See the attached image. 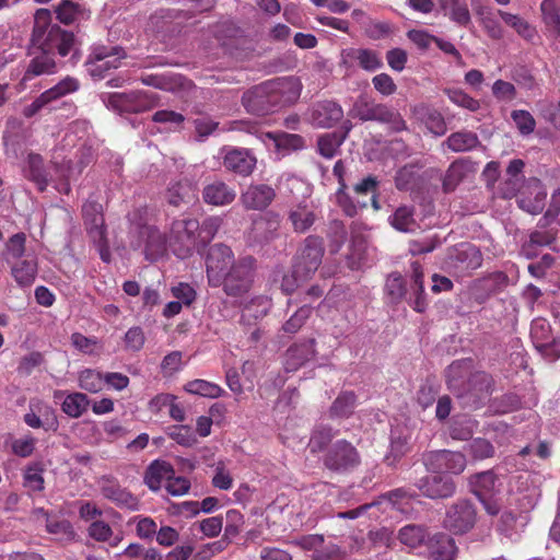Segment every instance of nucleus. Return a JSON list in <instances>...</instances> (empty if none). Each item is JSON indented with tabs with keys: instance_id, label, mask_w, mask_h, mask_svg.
Masks as SVG:
<instances>
[{
	"instance_id": "1",
	"label": "nucleus",
	"mask_w": 560,
	"mask_h": 560,
	"mask_svg": "<svg viewBox=\"0 0 560 560\" xmlns=\"http://www.w3.org/2000/svg\"><path fill=\"white\" fill-rule=\"evenodd\" d=\"M75 45L72 32L51 23V13L48 9H38L34 14V24L27 55L31 60L25 69L22 81H31L36 77L54 74L57 72L55 55L68 56Z\"/></svg>"
},
{
	"instance_id": "2",
	"label": "nucleus",
	"mask_w": 560,
	"mask_h": 560,
	"mask_svg": "<svg viewBox=\"0 0 560 560\" xmlns=\"http://www.w3.org/2000/svg\"><path fill=\"white\" fill-rule=\"evenodd\" d=\"M285 85L279 80L255 85L243 94L242 104L246 112L253 115L265 116L273 113L289 102Z\"/></svg>"
},
{
	"instance_id": "3",
	"label": "nucleus",
	"mask_w": 560,
	"mask_h": 560,
	"mask_svg": "<svg viewBox=\"0 0 560 560\" xmlns=\"http://www.w3.org/2000/svg\"><path fill=\"white\" fill-rule=\"evenodd\" d=\"M198 230L197 219L184 218L172 222L170 246L176 257L185 259L191 256L195 248L201 247Z\"/></svg>"
},
{
	"instance_id": "4",
	"label": "nucleus",
	"mask_w": 560,
	"mask_h": 560,
	"mask_svg": "<svg viewBox=\"0 0 560 560\" xmlns=\"http://www.w3.org/2000/svg\"><path fill=\"white\" fill-rule=\"evenodd\" d=\"M255 270L256 259L253 256L240 257L224 273V281L221 285L225 294L236 298L247 293L253 285Z\"/></svg>"
},
{
	"instance_id": "5",
	"label": "nucleus",
	"mask_w": 560,
	"mask_h": 560,
	"mask_svg": "<svg viewBox=\"0 0 560 560\" xmlns=\"http://www.w3.org/2000/svg\"><path fill=\"white\" fill-rule=\"evenodd\" d=\"M324 250L322 237L316 235L307 236L295 257L293 264L294 272L302 280H308L320 266Z\"/></svg>"
},
{
	"instance_id": "6",
	"label": "nucleus",
	"mask_w": 560,
	"mask_h": 560,
	"mask_svg": "<svg viewBox=\"0 0 560 560\" xmlns=\"http://www.w3.org/2000/svg\"><path fill=\"white\" fill-rule=\"evenodd\" d=\"M159 95L148 91H132L129 93H112L107 105L120 113H143L159 104Z\"/></svg>"
},
{
	"instance_id": "7",
	"label": "nucleus",
	"mask_w": 560,
	"mask_h": 560,
	"mask_svg": "<svg viewBox=\"0 0 560 560\" xmlns=\"http://www.w3.org/2000/svg\"><path fill=\"white\" fill-rule=\"evenodd\" d=\"M235 261L230 246L222 243L210 246L206 256V272L209 285L212 288L221 287L224 281V273Z\"/></svg>"
},
{
	"instance_id": "8",
	"label": "nucleus",
	"mask_w": 560,
	"mask_h": 560,
	"mask_svg": "<svg viewBox=\"0 0 560 560\" xmlns=\"http://www.w3.org/2000/svg\"><path fill=\"white\" fill-rule=\"evenodd\" d=\"M427 469L433 475L419 480V490L431 499H446L455 493L456 485L452 477L443 475L433 460L424 462Z\"/></svg>"
},
{
	"instance_id": "9",
	"label": "nucleus",
	"mask_w": 560,
	"mask_h": 560,
	"mask_svg": "<svg viewBox=\"0 0 560 560\" xmlns=\"http://www.w3.org/2000/svg\"><path fill=\"white\" fill-rule=\"evenodd\" d=\"M358 116L363 121L376 120L388 124L394 131L405 130L406 121L401 115L385 104L361 101L355 105Z\"/></svg>"
},
{
	"instance_id": "10",
	"label": "nucleus",
	"mask_w": 560,
	"mask_h": 560,
	"mask_svg": "<svg viewBox=\"0 0 560 560\" xmlns=\"http://www.w3.org/2000/svg\"><path fill=\"white\" fill-rule=\"evenodd\" d=\"M476 523V510L468 500H458L446 512L444 526L453 534H465Z\"/></svg>"
},
{
	"instance_id": "11",
	"label": "nucleus",
	"mask_w": 560,
	"mask_h": 560,
	"mask_svg": "<svg viewBox=\"0 0 560 560\" xmlns=\"http://www.w3.org/2000/svg\"><path fill=\"white\" fill-rule=\"evenodd\" d=\"M447 261L450 267L465 273L480 268L483 257L476 245L460 243L450 249Z\"/></svg>"
},
{
	"instance_id": "12",
	"label": "nucleus",
	"mask_w": 560,
	"mask_h": 560,
	"mask_svg": "<svg viewBox=\"0 0 560 560\" xmlns=\"http://www.w3.org/2000/svg\"><path fill=\"white\" fill-rule=\"evenodd\" d=\"M342 117V107L332 101H322L313 104L307 114L308 121L316 128H331Z\"/></svg>"
},
{
	"instance_id": "13",
	"label": "nucleus",
	"mask_w": 560,
	"mask_h": 560,
	"mask_svg": "<svg viewBox=\"0 0 560 560\" xmlns=\"http://www.w3.org/2000/svg\"><path fill=\"white\" fill-rule=\"evenodd\" d=\"M223 155V166L237 175L249 176L257 164L253 152L244 148H226Z\"/></svg>"
},
{
	"instance_id": "14",
	"label": "nucleus",
	"mask_w": 560,
	"mask_h": 560,
	"mask_svg": "<svg viewBox=\"0 0 560 560\" xmlns=\"http://www.w3.org/2000/svg\"><path fill=\"white\" fill-rule=\"evenodd\" d=\"M100 489L104 498L110 500L120 509L130 511L139 510V500L127 489L122 488L117 481L103 477L100 480Z\"/></svg>"
},
{
	"instance_id": "15",
	"label": "nucleus",
	"mask_w": 560,
	"mask_h": 560,
	"mask_svg": "<svg viewBox=\"0 0 560 560\" xmlns=\"http://www.w3.org/2000/svg\"><path fill=\"white\" fill-rule=\"evenodd\" d=\"M276 198V190L267 184H252L241 195V202L247 210L262 211Z\"/></svg>"
},
{
	"instance_id": "16",
	"label": "nucleus",
	"mask_w": 560,
	"mask_h": 560,
	"mask_svg": "<svg viewBox=\"0 0 560 560\" xmlns=\"http://www.w3.org/2000/svg\"><path fill=\"white\" fill-rule=\"evenodd\" d=\"M315 338H308L295 342L285 352L284 369L287 372H295L316 355Z\"/></svg>"
},
{
	"instance_id": "17",
	"label": "nucleus",
	"mask_w": 560,
	"mask_h": 560,
	"mask_svg": "<svg viewBox=\"0 0 560 560\" xmlns=\"http://www.w3.org/2000/svg\"><path fill=\"white\" fill-rule=\"evenodd\" d=\"M547 191L539 180H534L517 197L518 207L530 213H540L546 206Z\"/></svg>"
},
{
	"instance_id": "18",
	"label": "nucleus",
	"mask_w": 560,
	"mask_h": 560,
	"mask_svg": "<svg viewBox=\"0 0 560 560\" xmlns=\"http://www.w3.org/2000/svg\"><path fill=\"white\" fill-rule=\"evenodd\" d=\"M236 198L234 187L228 185L225 182L215 179L202 189V199L207 205L214 207H224L231 205Z\"/></svg>"
},
{
	"instance_id": "19",
	"label": "nucleus",
	"mask_w": 560,
	"mask_h": 560,
	"mask_svg": "<svg viewBox=\"0 0 560 560\" xmlns=\"http://www.w3.org/2000/svg\"><path fill=\"white\" fill-rule=\"evenodd\" d=\"M82 215L88 232L93 237L102 238L105 233L103 207L97 201L88 200L82 206Z\"/></svg>"
},
{
	"instance_id": "20",
	"label": "nucleus",
	"mask_w": 560,
	"mask_h": 560,
	"mask_svg": "<svg viewBox=\"0 0 560 560\" xmlns=\"http://www.w3.org/2000/svg\"><path fill=\"white\" fill-rule=\"evenodd\" d=\"M9 265L11 275L20 287H30L35 281L38 265L34 256L27 255L25 258L14 260Z\"/></svg>"
},
{
	"instance_id": "21",
	"label": "nucleus",
	"mask_w": 560,
	"mask_h": 560,
	"mask_svg": "<svg viewBox=\"0 0 560 560\" xmlns=\"http://www.w3.org/2000/svg\"><path fill=\"white\" fill-rule=\"evenodd\" d=\"M139 235L144 240L147 259L154 261L166 252V237L155 226L144 228Z\"/></svg>"
},
{
	"instance_id": "22",
	"label": "nucleus",
	"mask_w": 560,
	"mask_h": 560,
	"mask_svg": "<svg viewBox=\"0 0 560 560\" xmlns=\"http://www.w3.org/2000/svg\"><path fill=\"white\" fill-rule=\"evenodd\" d=\"M541 228V224L538 223ZM535 230L529 234V240L522 245L521 253L528 259L537 256L538 248L551 245L556 240V232L552 230Z\"/></svg>"
},
{
	"instance_id": "23",
	"label": "nucleus",
	"mask_w": 560,
	"mask_h": 560,
	"mask_svg": "<svg viewBox=\"0 0 560 560\" xmlns=\"http://www.w3.org/2000/svg\"><path fill=\"white\" fill-rule=\"evenodd\" d=\"M289 221L291 222L294 232L305 233L316 221V214L313 206L305 202L296 205L289 212Z\"/></svg>"
},
{
	"instance_id": "24",
	"label": "nucleus",
	"mask_w": 560,
	"mask_h": 560,
	"mask_svg": "<svg viewBox=\"0 0 560 560\" xmlns=\"http://www.w3.org/2000/svg\"><path fill=\"white\" fill-rule=\"evenodd\" d=\"M412 269V296L409 299V305L418 313H422L425 311L428 306V302L424 294V283H423V271L422 267L419 262L415 261L411 264Z\"/></svg>"
},
{
	"instance_id": "25",
	"label": "nucleus",
	"mask_w": 560,
	"mask_h": 560,
	"mask_svg": "<svg viewBox=\"0 0 560 560\" xmlns=\"http://www.w3.org/2000/svg\"><path fill=\"white\" fill-rule=\"evenodd\" d=\"M280 226L279 214L268 212L253 222V234L256 241L262 243L272 240Z\"/></svg>"
},
{
	"instance_id": "26",
	"label": "nucleus",
	"mask_w": 560,
	"mask_h": 560,
	"mask_svg": "<svg viewBox=\"0 0 560 560\" xmlns=\"http://www.w3.org/2000/svg\"><path fill=\"white\" fill-rule=\"evenodd\" d=\"M174 475V469L171 464L155 459L147 468L144 474V483L152 491H158L161 488L163 480L171 479Z\"/></svg>"
},
{
	"instance_id": "27",
	"label": "nucleus",
	"mask_w": 560,
	"mask_h": 560,
	"mask_svg": "<svg viewBox=\"0 0 560 560\" xmlns=\"http://www.w3.org/2000/svg\"><path fill=\"white\" fill-rule=\"evenodd\" d=\"M429 553L432 560H454L456 555L454 539L446 534L434 535L430 540Z\"/></svg>"
},
{
	"instance_id": "28",
	"label": "nucleus",
	"mask_w": 560,
	"mask_h": 560,
	"mask_svg": "<svg viewBox=\"0 0 560 560\" xmlns=\"http://www.w3.org/2000/svg\"><path fill=\"white\" fill-rule=\"evenodd\" d=\"M348 60L355 61L366 71H375L382 68L383 62L378 54L368 48H349L343 51Z\"/></svg>"
},
{
	"instance_id": "29",
	"label": "nucleus",
	"mask_w": 560,
	"mask_h": 560,
	"mask_svg": "<svg viewBox=\"0 0 560 560\" xmlns=\"http://www.w3.org/2000/svg\"><path fill=\"white\" fill-rule=\"evenodd\" d=\"M445 144L453 152H467L478 148L481 142L477 133L469 130H460L451 133L445 140Z\"/></svg>"
},
{
	"instance_id": "30",
	"label": "nucleus",
	"mask_w": 560,
	"mask_h": 560,
	"mask_svg": "<svg viewBox=\"0 0 560 560\" xmlns=\"http://www.w3.org/2000/svg\"><path fill=\"white\" fill-rule=\"evenodd\" d=\"M390 225L404 233H410L418 229V223L415 219V208L412 206H399L395 212L389 217Z\"/></svg>"
},
{
	"instance_id": "31",
	"label": "nucleus",
	"mask_w": 560,
	"mask_h": 560,
	"mask_svg": "<svg viewBox=\"0 0 560 560\" xmlns=\"http://www.w3.org/2000/svg\"><path fill=\"white\" fill-rule=\"evenodd\" d=\"M357 407V395L352 390L341 392L329 408L331 419L349 418Z\"/></svg>"
},
{
	"instance_id": "32",
	"label": "nucleus",
	"mask_w": 560,
	"mask_h": 560,
	"mask_svg": "<svg viewBox=\"0 0 560 560\" xmlns=\"http://www.w3.org/2000/svg\"><path fill=\"white\" fill-rule=\"evenodd\" d=\"M194 197V187L188 179L172 183L166 191V198L170 205L178 207L182 203H188Z\"/></svg>"
},
{
	"instance_id": "33",
	"label": "nucleus",
	"mask_w": 560,
	"mask_h": 560,
	"mask_svg": "<svg viewBox=\"0 0 560 560\" xmlns=\"http://www.w3.org/2000/svg\"><path fill=\"white\" fill-rule=\"evenodd\" d=\"M348 131L340 132H328L322 135L317 140L318 152L325 159H332L339 151L341 144L346 140Z\"/></svg>"
},
{
	"instance_id": "34",
	"label": "nucleus",
	"mask_w": 560,
	"mask_h": 560,
	"mask_svg": "<svg viewBox=\"0 0 560 560\" xmlns=\"http://www.w3.org/2000/svg\"><path fill=\"white\" fill-rule=\"evenodd\" d=\"M26 252V235L23 232L13 234L5 242L3 252V259L7 264H12L14 260L25 258Z\"/></svg>"
},
{
	"instance_id": "35",
	"label": "nucleus",
	"mask_w": 560,
	"mask_h": 560,
	"mask_svg": "<svg viewBox=\"0 0 560 560\" xmlns=\"http://www.w3.org/2000/svg\"><path fill=\"white\" fill-rule=\"evenodd\" d=\"M27 178L34 182L38 190L44 191L48 180L44 168V160L39 154H30L27 159Z\"/></svg>"
},
{
	"instance_id": "36",
	"label": "nucleus",
	"mask_w": 560,
	"mask_h": 560,
	"mask_svg": "<svg viewBox=\"0 0 560 560\" xmlns=\"http://www.w3.org/2000/svg\"><path fill=\"white\" fill-rule=\"evenodd\" d=\"M79 81L72 77H66L60 80L56 85L42 93L47 104H50L68 94L78 91Z\"/></svg>"
},
{
	"instance_id": "37",
	"label": "nucleus",
	"mask_w": 560,
	"mask_h": 560,
	"mask_svg": "<svg viewBox=\"0 0 560 560\" xmlns=\"http://www.w3.org/2000/svg\"><path fill=\"white\" fill-rule=\"evenodd\" d=\"M90 400L85 394L73 393L65 398L61 408L69 417L79 418L88 410Z\"/></svg>"
},
{
	"instance_id": "38",
	"label": "nucleus",
	"mask_w": 560,
	"mask_h": 560,
	"mask_svg": "<svg viewBox=\"0 0 560 560\" xmlns=\"http://www.w3.org/2000/svg\"><path fill=\"white\" fill-rule=\"evenodd\" d=\"M500 18L504 21V23L511 26L515 32L522 36L523 38L530 40L535 37L536 31L533 26L528 24L523 18L516 14H512L502 10L498 11Z\"/></svg>"
},
{
	"instance_id": "39",
	"label": "nucleus",
	"mask_w": 560,
	"mask_h": 560,
	"mask_svg": "<svg viewBox=\"0 0 560 560\" xmlns=\"http://www.w3.org/2000/svg\"><path fill=\"white\" fill-rule=\"evenodd\" d=\"M79 386L89 393H98L105 386L104 374L94 369H84L79 373Z\"/></svg>"
},
{
	"instance_id": "40",
	"label": "nucleus",
	"mask_w": 560,
	"mask_h": 560,
	"mask_svg": "<svg viewBox=\"0 0 560 560\" xmlns=\"http://www.w3.org/2000/svg\"><path fill=\"white\" fill-rule=\"evenodd\" d=\"M335 434L336 432L332 430L331 427L325 424L317 425L314 429L312 436L310 439L308 446L311 452H324L331 442V440L334 439Z\"/></svg>"
},
{
	"instance_id": "41",
	"label": "nucleus",
	"mask_w": 560,
	"mask_h": 560,
	"mask_svg": "<svg viewBox=\"0 0 560 560\" xmlns=\"http://www.w3.org/2000/svg\"><path fill=\"white\" fill-rule=\"evenodd\" d=\"M185 390L189 394L208 398H218L223 393V389L218 384L200 378L188 382L185 385Z\"/></svg>"
},
{
	"instance_id": "42",
	"label": "nucleus",
	"mask_w": 560,
	"mask_h": 560,
	"mask_svg": "<svg viewBox=\"0 0 560 560\" xmlns=\"http://www.w3.org/2000/svg\"><path fill=\"white\" fill-rule=\"evenodd\" d=\"M313 314V307L304 304L299 307L289 319L282 325V330L289 335H295L305 325Z\"/></svg>"
},
{
	"instance_id": "43",
	"label": "nucleus",
	"mask_w": 560,
	"mask_h": 560,
	"mask_svg": "<svg viewBox=\"0 0 560 560\" xmlns=\"http://www.w3.org/2000/svg\"><path fill=\"white\" fill-rule=\"evenodd\" d=\"M70 340L72 347L83 354L93 355L102 350V345L96 337H86L81 332H73Z\"/></svg>"
},
{
	"instance_id": "44",
	"label": "nucleus",
	"mask_w": 560,
	"mask_h": 560,
	"mask_svg": "<svg viewBox=\"0 0 560 560\" xmlns=\"http://www.w3.org/2000/svg\"><path fill=\"white\" fill-rule=\"evenodd\" d=\"M213 33L220 45L228 47L232 44L233 39L241 36L242 31L233 22L224 21L215 25Z\"/></svg>"
},
{
	"instance_id": "45",
	"label": "nucleus",
	"mask_w": 560,
	"mask_h": 560,
	"mask_svg": "<svg viewBox=\"0 0 560 560\" xmlns=\"http://www.w3.org/2000/svg\"><path fill=\"white\" fill-rule=\"evenodd\" d=\"M464 176L465 165L459 161L451 163V165L446 170V173L442 182L444 192H451L455 190V188L462 182Z\"/></svg>"
},
{
	"instance_id": "46",
	"label": "nucleus",
	"mask_w": 560,
	"mask_h": 560,
	"mask_svg": "<svg viewBox=\"0 0 560 560\" xmlns=\"http://www.w3.org/2000/svg\"><path fill=\"white\" fill-rule=\"evenodd\" d=\"M398 538L401 544L410 548H416L423 542L425 532L423 527L419 525H406L399 530Z\"/></svg>"
},
{
	"instance_id": "47",
	"label": "nucleus",
	"mask_w": 560,
	"mask_h": 560,
	"mask_svg": "<svg viewBox=\"0 0 560 560\" xmlns=\"http://www.w3.org/2000/svg\"><path fill=\"white\" fill-rule=\"evenodd\" d=\"M222 218L220 217H208L202 223H199V238L201 247H206L215 236L222 225Z\"/></svg>"
},
{
	"instance_id": "48",
	"label": "nucleus",
	"mask_w": 560,
	"mask_h": 560,
	"mask_svg": "<svg viewBox=\"0 0 560 560\" xmlns=\"http://www.w3.org/2000/svg\"><path fill=\"white\" fill-rule=\"evenodd\" d=\"M429 460H433L442 474L447 476L459 475L466 468L465 457H429Z\"/></svg>"
},
{
	"instance_id": "49",
	"label": "nucleus",
	"mask_w": 560,
	"mask_h": 560,
	"mask_svg": "<svg viewBox=\"0 0 560 560\" xmlns=\"http://www.w3.org/2000/svg\"><path fill=\"white\" fill-rule=\"evenodd\" d=\"M540 10L546 26L556 35L560 34V14L557 2L541 1Z\"/></svg>"
},
{
	"instance_id": "50",
	"label": "nucleus",
	"mask_w": 560,
	"mask_h": 560,
	"mask_svg": "<svg viewBox=\"0 0 560 560\" xmlns=\"http://www.w3.org/2000/svg\"><path fill=\"white\" fill-rule=\"evenodd\" d=\"M444 93L448 96L450 101L455 105L466 108L470 112H476L480 107L478 100L471 97L466 92L459 89H445Z\"/></svg>"
},
{
	"instance_id": "51",
	"label": "nucleus",
	"mask_w": 560,
	"mask_h": 560,
	"mask_svg": "<svg viewBox=\"0 0 560 560\" xmlns=\"http://www.w3.org/2000/svg\"><path fill=\"white\" fill-rule=\"evenodd\" d=\"M511 118L522 136H528L534 132L536 120L528 110L515 109L511 113Z\"/></svg>"
},
{
	"instance_id": "52",
	"label": "nucleus",
	"mask_w": 560,
	"mask_h": 560,
	"mask_svg": "<svg viewBox=\"0 0 560 560\" xmlns=\"http://www.w3.org/2000/svg\"><path fill=\"white\" fill-rule=\"evenodd\" d=\"M132 523H136V533L140 539L153 540L158 530V524L149 516L137 515L132 517Z\"/></svg>"
},
{
	"instance_id": "53",
	"label": "nucleus",
	"mask_w": 560,
	"mask_h": 560,
	"mask_svg": "<svg viewBox=\"0 0 560 560\" xmlns=\"http://www.w3.org/2000/svg\"><path fill=\"white\" fill-rule=\"evenodd\" d=\"M268 139H272L279 148L300 150L304 147V139L300 135L295 133H278L271 132L262 133Z\"/></svg>"
},
{
	"instance_id": "54",
	"label": "nucleus",
	"mask_w": 560,
	"mask_h": 560,
	"mask_svg": "<svg viewBox=\"0 0 560 560\" xmlns=\"http://www.w3.org/2000/svg\"><path fill=\"white\" fill-rule=\"evenodd\" d=\"M385 290L393 302L401 301L407 292L406 283L401 275L398 272L389 275L386 280Z\"/></svg>"
},
{
	"instance_id": "55",
	"label": "nucleus",
	"mask_w": 560,
	"mask_h": 560,
	"mask_svg": "<svg viewBox=\"0 0 560 560\" xmlns=\"http://www.w3.org/2000/svg\"><path fill=\"white\" fill-rule=\"evenodd\" d=\"M422 120L430 132L442 136L446 132V122L442 114L436 109H427Z\"/></svg>"
},
{
	"instance_id": "56",
	"label": "nucleus",
	"mask_w": 560,
	"mask_h": 560,
	"mask_svg": "<svg viewBox=\"0 0 560 560\" xmlns=\"http://www.w3.org/2000/svg\"><path fill=\"white\" fill-rule=\"evenodd\" d=\"M115 56H124V48L120 46H95L86 60V65H95Z\"/></svg>"
},
{
	"instance_id": "57",
	"label": "nucleus",
	"mask_w": 560,
	"mask_h": 560,
	"mask_svg": "<svg viewBox=\"0 0 560 560\" xmlns=\"http://www.w3.org/2000/svg\"><path fill=\"white\" fill-rule=\"evenodd\" d=\"M55 12L59 22L69 25L75 21L80 9L79 4L71 0H61Z\"/></svg>"
},
{
	"instance_id": "58",
	"label": "nucleus",
	"mask_w": 560,
	"mask_h": 560,
	"mask_svg": "<svg viewBox=\"0 0 560 560\" xmlns=\"http://www.w3.org/2000/svg\"><path fill=\"white\" fill-rule=\"evenodd\" d=\"M416 182V172L413 166L405 165L399 168L395 175V186L398 190H409Z\"/></svg>"
},
{
	"instance_id": "59",
	"label": "nucleus",
	"mask_w": 560,
	"mask_h": 560,
	"mask_svg": "<svg viewBox=\"0 0 560 560\" xmlns=\"http://www.w3.org/2000/svg\"><path fill=\"white\" fill-rule=\"evenodd\" d=\"M168 435L176 443L184 446H190L196 442L195 433L186 425H174L170 428Z\"/></svg>"
},
{
	"instance_id": "60",
	"label": "nucleus",
	"mask_w": 560,
	"mask_h": 560,
	"mask_svg": "<svg viewBox=\"0 0 560 560\" xmlns=\"http://www.w3.org/2000/svg\"><path fill=\"white\" fill-rule=\"evenodd\" d=\"M348 188L338 187L335 196H336V202L337 205L342 209L343 213L349 217L353 218L358 214V206L352 200L350 195L347 192Z\"/></svg>"
},
{
	"instance_id": "61",
	"label": "nucleus",
	"mask_w": 560,
	"mask_h": 560,
	"mask_svg": "<svg viewBox=\"0 0 560 560\" xmlns=\"http://www.w3.org/2000/svg\"><path fill=\"white\" fill-rule=\"evenodd\" d=\"M475 486L474 492H481L483 495H487L494 489L495 486V476L492 470L482 471L475 475V480L472 481Z\"/></svg>"
},
{
	"instance_id": "62",
	"label": "nucleus",
	"mask_w": 560,
	"mask_h": 560,
	"mask_svg": "<svg viewBox=\"0 0 560 560\" xmlns=\"http://www.w3.org/2000/svg\"><path fill=\"white\" fill-rule=\"evenodd\" d=\"M469 387L478 386L475 397L477 400L485 399L490 394L491 378L487 373H476L469 380Z\"/></svg>"
},
{
	"instance_id": "63",
	"label": "nucleus",
	"mask_w": 560,
	"mask_h": 560,
	"mask_svg": "<svg viewBox=\"0 0 560 560\" xmlns=\"http://www.w3.org/2000/svg\"><path fill=\"white\" fill-rule=\"evenodd\" d=\"M372 83L374 89L384 96L393 95L397 91V85L393 78L385 72L373 77Z\"/></svg>"
},
{
	"instance_id": "64",
	"label": "nucleus",
	"mask_w": 560,
	"mask_h": 560,
	"mask_svg": "<svg viewBox=\"0 0 560 560\" xmlns=\"http://www.w3.org/2000/svg\"><path fill=\"white\" fill-rule=\"evenodd\" d=\"M313 560H346V552L335 544H327L314 552Z\"/></svg>"
}]
</instances>
